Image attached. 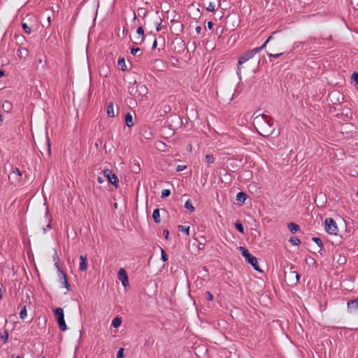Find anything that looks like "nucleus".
I'll use <instances>...</instances> for the list:
<instances>
[{
    "mask_svg": "<svg viewBox=\"0 0 358 358\" xmlns=\"http://www.w3.org/2000/svg\"><path fill=\"white\" fill-rule=\"evenodd\" d=\"M53 261L55 262V263L57 262H59V258L56 251L55 252V254L53 255Z\"/></svg>",
    "mask_w": 358,
    "mask_h": 358,
    "instance_id": "nucleus-44",
    "label": "nucleus"
},
{
    "mask_svg": "<svg viewBox=\"0 0 358 358\" xmlns=\"http://www.w3.org/2000/svg\"><path fill=\"white\" fill-rule=\"evenodd\" d=\"M55 319L58 323L59 328L61 331H64L67 329V326L64 320V310L62 308H57L54 310Z\"/></svg>",
    "mask_w": 358,
    "mask_h": 358,
    "instance_id": "nucleus-3",
    "label": "nucleus"
},
{
    "mask_svg": "<svg viewBox=\"0 0 358 358\" xmlns=\"http://www.w3.org/2000/svg\"><path fill=\"white\" fill-rule=\"evenodd\" d=\"M163 234H164V236L165 238L166 239H169V230L164 229L163 231Z\"/></svg>",
    "mask_w": 358,
    "mask_h": 358,
    "instance_id": "nucleus-45",
    "label": "nucleus"
},
{
    "mask_svg": "<svg viewBox=\"0 0 358 358\" xmlns=\"http://www.w3.org/2000/svg\"><path fill=\"white\" fill-rule=\"evenodd\" d=\"M5 75L3 71H0V78L3 77Z\"/></svg>",
    "mask_w": 358,
    "mask_h": 358,
    "instance_id": "nucleus-53",
    "label": "nucleus"
},
{
    "mask_svg": "<svg viewBox=\"0 0 358 358\" xmlns=\"http://www.w3.org/2000/svg\"><path fill=\"white\" fill-rule=\"evenodd\" d=\"M189 227H186L184 225H179L178 230L181 232L185 233L187 235L189 234Z\"/></svg>",
    "mask_w": 358,
    "mask_h": 358,
    "instance_id": "nucleus-25",
    "label": "nucleus"
},
{
    "mask_svg": "<svg viewBox=\"0 0 358 358\" xmlns=\"http://www.w3.org/2000/svg\"><path fill=\"white\" fill-rule=\"evenodd\" d=\"M46 227H47V228H48V229H51V227H51V224H50V223H49L48 224H47V226H46Z\"/></svg>",
    "mask_w": 358,
    "mask_h": 358,
    "instance_id": "nucleus-56",
    "label": "nucleus"
},
{
    "mask_svg": "<svg viewBox=\"0 0 358 358\" xmlns=\"http://www.w3.org/2000/svg\"><path fill=\"white\" fill-rule=\"evenodd\" d=\"M312 241L313 242H315L320 248V249L322 248L323 243H322V240L320 238H318V237H313L312 238Z\"/></svg>",
    "mask_w": 358,
    "mask_h": 358,
    "instance_id": "nucleus-29",
    "label": "nucleus"
},
{
    "mask_svg": "<svg viewBox=\"0 0 358 358\" xmlns=\"http://www.w3.org/2000/svg\"><path fill=\"white\" fill-rule=\"evenodd\" d=\"M277 34V31H274L272 33V34L268 36V38L266 39V41L260 46V47H257V48H255L253 50V52L255 53V55L258 52H259L261 50H262L263 49H264L267 44L275 41V35Z\"/></svg>",
    "mask_w": 358,
    "mask_h": 358,
    "instance_id": "nucleus-10",
    "label": "nucleus"
},
{
    "mask_svg": "<svg viewBox=\"0 0 358 358\" xmlns=\"http://www.w3.org/2000/svg\"><path fill=\"white\" fill-rule=\"evenodd\" d=\"M164 358H167V357H164Z\"/></svg>",
    "mask_w": 358,
    "mask_h": 358,
    "instance_id": "nucleus-64",
    "label": "nucleus"
},
{
    "mask_svg": "<svg viewBox=\"0 0 358 358\" xmlns=\"http://www.w3.org/2000/svg\"><path fill=\"white\" fill-rule=\"evenodd\" d=\"M15 38L16 39H20L21 41H24L25 40V37L22 35H17V36H15Z\"/></svg>",
    "mask_w": 358,
    "mask_h": 358,
    "instance_id": "nucleus-46",
    "label": "nucleus"
},
{
    "mask_svg": "<svg viewBox=\"0 0 358 358\" xmlns=\"http://www.w3.org/2000/svg\"><path fill=\"white\" fill-rule=\"evenodd\" d=\"M136 19V13H134V18H133V20H135Z\"/></svg>",
    "mask_w": 358,
    "mask_h": 358,
    "instance_id": "nucleus-57",
    "label": "nucleus"
},
{
    "mask_svg": "<svg viewBox=\"0 0 358 358\" xmlns=\"http://www.w3.org/2000/svg\"><path fill=\"white\" fill-rule=\"evenodd\" d=\"M107 115L110 117H114L115 116L113 102H110L107 106Z\"/></svg>",
    "mask_w": 358,
    "mask_h": 358,
    "instance_id": "nucleus-17",
    "label": "nucleus"
},
{
    "mask_svg": "<svg viewBox=\"0 0 358 358\" xmlns=\"http://www.w3.org/2000/svg\"><path fill=\"white\" fill-rule=\"evenodd\" d=\"M205 296H206V298L208 301H213V294L209 292V291H206L205 292Z\"/></svg>",
    "mask_w": 358,
    "mask_h": 358,
    "instance_id": "nucleus-38",
    "label": "nucleus"
},
{
    "mask_svg": "<svg viewBox=\"0 0 358 358\" xmlns=\"http://www.w3.org/2000/svg\"><path fill=\"white\" fill-rule=\"evenodd\" d=\"M136 87L139 89L142 93L146 92V87L144 85L138 84Z\"/></svg>",
    "mask_w": 358,
    "mask_h": 358,
    "instance_id": "nucleus-37",
    "label": "nucleus"
},
{
    "mask_svg": "<svg viewBox=\"0 0 358 358\" xmlns=\"http://www.w3.org/2000/svg\"><path fill=\"white\" fill-rule=\"evenodd\" d=\"M159 144L161 145H163V147L166 146V145L164 143H163L162 142H159Z\"/></svg>",
    "mask_w": 358,
    "mask_h": 358,
    "instance_id": "nucleus-55",
    "label": "nucleus"
},
{
    "mask_svg": "<svg viewBox=\"0 0 358 358\" xmlns=\"http://www.w3.org/2000/svg\"><path fill=\"white\" fill-rule=\"evenodd\" d=\"M238 249L241 252L243 257H245V261L250 264L255 271L262 272L258 264L257 259L254 255L250 254L247 248L240 246Z\"/></svg>",
    "mask_w": 358,
    "mask_h": 358,
    "instance_id": "nucleus-2",
    "label": "nucleus"
},
{
    "mask_svg": "<svg viewBox=\"0 0 358 358\" xmlns=\"http://www.w3.org/2000/svg\"><path fill=\"white\" fill-rule=\"evenodd\" d=\"M287 227L289 229V230L292 232V233H296L297 231H299L300 230V227L299 226L296 224V223H294V222H290L287 224Z\"/></svg>",
    "mask_w": 358,
    "mask_h": 358,
    "instance_id": "nucleus-16",
    "label": "nucleus"
},
{
    "mask_svg": "<svg viewBox=\"0 0 358 358\" xmlns=\"http://www.w3.org/2000/svg\"><path fill=\"white\" fill-rule=\"evenodd\" d=\"M136 33L138 36L136 38L138 41L135 42L136 44H141L145 41V34L144 30L142 27H138L136 30Z\"/></svg>",
    "mask_w": 358,
    "mask_h": 358,
    "instance_id": "nucleus-11",
    "label": "nucleus"
},
{
    "mask_svg": "<svg viewBox=\"0 0 358 358\" xmlns=\"http://www.w3.org/2000/svg\"><path fill=\"white\" fill-rule=\"evenodd\" d=\"M171 194V191L169 189H163L162 192V198H166Z\"/></svg>",
    "mask_w": 358,
    "mask_h": 358,
    "instance_id": "nucleus-35",
    "label": "nucleus"
},
{
    "mask_svg": "<svg viewBox=\"0 0 358 358\" xmlns=\"http://www.w3.org/2000/svg\"><path fill=\"white\" fill-rule=\"evenodd\" d=\"M47 142H48V152H49V153L50 154V151H51V150H50V140H49V139H48Z\"/></svg>",
    "mask_w": 358,
    "mask_h": 358,
    "instance_id": "nucleus-51",
    "label": "nucleus"
},
{
    "mask_svg": "<svg viewBox=\"0 0 358 358\" xmlns=\"http://www.w3.org/2000/svg\"><path fill=\"white\" fill-rule=\"evenodd\" d=\"M292 268H290V271L289 272L286 271L285 273V280H287L288 283L293 285H296L299 282V278H300V275L299 274L298 272H296L295 271H292Z\"/></svg>",
    "mask_w": 358,
    "mask_h": 358,
    "instance_id": "nucleus-5",
    "label": "nucleus"
},
{
    "mask_svg": "<svg viewBox=\"0 0 358 358\" xmlns=\"http://www.w3.org/2000/svg\"><path fill=\"white\" fill-rule=\"evenodd\" d=\"M2 298L1 289H0V299Z\"/></svg>",
    "mask_w": 358,
    "mask_h": 358,
    "instance_id": "nucleus-59",
    "label": "nucleus"
},
{
    "mask_svg": "<svg viewBox=\"0 0 358 358\" xmlns=\"http://www.w3.org/2000/svg\"><path fill=\"white\" fill-rule=\"evenodd\" d=\"M253 124L258 134L263 137L271 136L275 131L273 119L268 115L259 113L258 110L253 114Z\"/></svg>",
    "mask_w": 358,
    "mask_h": 358,
    "instance_id": "nucleus-1",
    "label": "nucleus"
},
{
    "mask_svg": "<svg viewBox=\"0 0 358 358\" xmlns=\"http://www.w3.org/2000/svg\"><path fill=\"white\" fill-rule=\"evenodd\" d=\"M217 1V0H214V1H205V3H206V8L208 11L209 12H213L215 10V7H216V2Z\"/></svg>",
    "mask_w": 358,
    "mask_h": 358,
    "instance_id": "nucleus-13",
    "label": "nucleus"
},
{
    "mask_svg": "<svg viewBox=\"0 0 358 358\" xmlns=\"http://www.w3.org/2000/svg\"><path fill=\"white\" fill-rule=\"evenodd\" d=\"M255 55V53L253 52V50L248 51L243 55H241L238 58V66H241L250 59L252 58ZM241 71V69L239 66L237 68V74L239 75Z\"/></svg>",
    "mask_w": 358,
    "mask_h": 358,
    "instance_id": "nucleus-6",
    "label": "nucleus"
},
{
    "mask_svg": "<svg viewBox=\"0 0 358 358\" xmlns=\"http://www.w3.org/2000/svg\"><path fill=\"white\" fill-rule=\"evenodd\" d=\"M17 55L20 58H26L28 56V50L25 48H19L17 51Z\"/></svg>",
    "mask_w": 358,
    "mask_h": 358,
    "instance_id": "nucleus-15",
    "label": "nucleus"
},
{
    "mask_svg": "<svg viewBox=\"0 0 358 358\" xmlns=\"http://www.w3.org/2000/svg\"><path fill=\"white\" fill-rule=\"evenodd\" d=\"M5 104H7V105H10V103L8 101H6L5 103L3 104V107L5 106Z\"/></svg>",
    "mask_w": 358,
    "mask_h": 358,
    "instance_id": "nucleus-54",
    "label": "nucleus"
},
{
    "mask_svg": "<svg viewBox=\"0 0 358 358\" xmlns=\"http://www.w3.org/2000/svg\"><path fill=\"white\" fill-rule=\"evenodd\" d=\"M122 320L119 317H115L112 321V326L115 328H117L121 325Z\"/></svg>",
    "mask_w": 358,
    "mask_h": 358,
    "instance_id": "nucleus-23",
    "label": "nucleus"
},
{
    "mask_svg": "<svg viewBox=\"0 0 358 358\" xmlns=\"http://www.w3.org/2000/svg\"><path fill=\"white\" fill-rule=\"evenodd\" d=\"M157 45V42L156 40L154 41L153 43H152V49L154 50L156 48Z\"/></svg>",
    "mask_w": 358,
    "mask_h": 358,
    "instance_id": "nucleus-50",
    "label": "nucleus"
},
{
    "mask_svg": "<svg viewBox=\"0 0 358 358\" xmlns=\"http://www.w3.org/2000/svg\"><path fill=\"white\" fill-rule=\"evenodd\" d=\"M59 282L64 285V287L68 290L69 291L70 290V284L69 283L68 280H67V275L66 274L64 273H62V275H59Z\"/></svg>",
    "mask_w": 358,
    "mask_h": 358,
    "instance_id": "nucleus-12",
    "label": "nucleus"
},
{
    "mask_svg": "<svg viewBox=\"0 0 358 358\" xmlns=\"http://www.w3.org/2000/svg\"><path fill=\"white\" fill-rule=\"evenodd\" d=\"M161 255L162 260L163 262H166L168 260V255L163 249H161Z\"/></svg>",
    "mask_w": 358,
    "mask_h": 358,
    "instance_id": "nucleus-36",
    "label": "nucleus"
},
{
    "mask_svg": "<svg viewBox=\"0 0 358 358\" xmlns=\"http://www.w3.org/2000/svg\"><path fill=\"white\" fill-rule=\"evenodd\" d=\"M236 229L241 233L244 234V227L243 225L240 222H236L235 224Z\"/></svg>",
    "mask_w": 358,
    "mask_h": 358,
    "instance_id": "nucleus-33",
    "label": "nucleus"
},
{
    "mask_svg": "<svg viewBox=\"0 0 358 358\" xmlns=\"http://www.w3.org/2000/svg\"><path fill=\"white\" fill-rule=\"evenodd\" d=\"M80 265H79V269L82 271H85L87 267V257L81 255L80 257Z\"/></svg>",
    "mask_w": 358,
    "mask_h": 358,
    "instance_id": "nucleus-14",
    "label": "nucleus"
},
{
    "mask_svg": "<svg viewBox=\"0 0 358 358\" xmlns=\"http://www.w3.org/2000/svg\"><path fill=\"white\" fill-rule=\"evenodd\" d=\"M97 181L99 182V183H102L103 182V179L101 177L99 176L97 178Z\"/></svg>",
    "mask_w": 358,
    "mask_h": 358,
    "instance_id": "nucleus-52",
    "label": "nucleus"
},
{
    "mask_svg": "<svg viewBox=\"0 0 358 358\" xmlns=\"http://www.w3.org/2000/svg\"><path fill=\"white\" fill-rule=\"evenodd\" d=\"M117 64H118L119 66L120 67L121 70H122V71H127V66H126V63H125V60H124V58H120L118 59Z\"/></svg>",
    "mask_w": 358,
    "mask_h": 358,
    "instance_id": "nucleus-24",
    "label": "nucleus"
},
{
    "mask_svg": "<svg viewBox=\"0 0 358 358\" xmlns=\"http://www.w3.org/2000/svg\"><path fill=\"white\" fill-rule=\"evenodd\" d=\"M124 357V349L120 348L117 353V358H122Z\"/></svg>",
    "mask_w": 358,
    "mask_h": 358,
    "instance_id": "nucleus-41",
    "label": "nucleus"
},
{
    "mask_svg": "<svg viewBox=\"0 0 358 358\" xmlns=\"http://www.w3.org/2000/svg\"><path fill=\"white\" fill-rule=\"evenodd\" d=\"M138 13L140 17L142 16L143 17H145L148 15V11L143 8H139L138 9Z\"/></svg>",
    "mask_w": 358,
    "mask_h": 358,
    "instance_id": "nucleus-32",
    "label": "nucleus"
},
{
    "mask_svg": "<svg viewBox=\"0 0 358 358\" xmlns=\"http://www.w3.org/2000/svg\"><path fill=\"white\" fill-rule=\"evenodd\" d=\"M213 22L209 21V22H208V28L209 29H213Z\"/></svg>",
    "mask_w": 358,
    "mask_h": 358,
    "instance_id": "nucleus-48",
    "label": "nucleus"
},
{
    "mask_svg": "<svg viewBox=\"0 0 358 358\" xmlns=\"http://www.w3.org/2000/svg\"><path fill=\"white\" fill-rule=\"evenodd\" d=\"M125 123L129 127H131L134 125L133 116L130 113H127L125 115Z\"/></svg>",
    "mask_w": 358,
    "mask_h": 358,
    "instance_id": "nucleus-18",
    "label": "nucleus"
},
{
    "mask_svg": "<svg viewBox=\"0 0 358 358\" xmlns=\"http://www.w3.org/2000/svg\"><path fill=\"white\" fill-rule=\"evenodd\" d=\"M236 201L241 202V203H244L247 199V195L245 193H244L243 192H240L236 194Z\"/></svg>",
    "mask_w": 358,
    "mask_h": 358,
    "instance_id": "nucleus-21",
    "label": "nucleus"
},
{
    "mask_svg": "<svg viewBox=\"0 0 358 358\" xmlns=\"http://www.w3.org/2000/svg\"><path fill=\"white\" fill-rule=\"evenodd\" d=\"M131 170H132V172L134 173H138L140 172L141 171V166H140V164L138 163H134L132 166H131Z\"/></svg>",
    "mask_w": 358,
    "mask_h": 358,
    "instance_id": "nucleus-28",
    "label": "nucleus"
},
{
    "mask_svg": "<svg viewBox=\"0 0 358 358\" xmlns=\"http://www.w3.org/2000/svg\"><path fill=\"white\" fill-rule=\"evenodd\" d=\"M117 278L121 281L122 285L124 287H127L129 285L128 276L125 270L121 268L117 273Z\"/></svg>",
    "mask_w": 358,
    "mask_h": 358,
    "instance_id": "nucleus-8",
    "label": "nucleus"
},
{
    "mask_svg": "<svg viewBox=\"0 0 358 358\" xmlns=\"http://www.w3.org/2000/svg\"><path fill=\"white\" fill-rule=\"evenodd\" d=\"M103 175L104 177L106 178L111 184H113L115 187H117V177L112 172L111 170L105 169L103 171Z\"/></svg>",
    "mask_w": 358,
    "mask_h": 358,
    "instance_id": "nucleus-7",
    "label": "nucleus"
},
{
    "mask_svg": "<svg viewBox=\"0 0 358 358\" xmlns=\"http://www.w3.org/2000/svg\"><path fill=\"white\" fill-rule=\"evenodd\" d=\"M161 29H162V23H161V22H159V23H158V24H157V25L156 30H157V31H159L161 30Z\"/></svg>",
    "mask_w": 358,
    "mask_h": 358,
    "instance_id": "nucleus-49",
    "label": "nucleus"
},
{
    "mask_svg": "<svg viewBox=\"0 0 358 358\" xmlns=\"http://www.w3.org/2000/svg\"><path fill=\"white\" fill-rule=\"evenodd\" d=\"M15 358H20V356H17Z\"/></svg>",
    "mask_w": 358,
    "mask_h": 358,
    "instance_id": "nucleus-62",
    "label": "nucleus"
},
{
    "mask_svg": "<svg viewBox=\"0 0 358 358\" xmlns=\"http://www.w3.org/2000/svg\"><path fill=\"white\" fill-rule=\"evenodd\" d=\"M27 307L26 306H24L21 310H20V317L22 319V320H24L25 319V317H27Z\"/></svg>",
    "mask_w": 358,
    "mask_h": 358,
    "instance_id": "nucleus-27",
    "label": "nucleus"
},
{
    "mask_svg": "<svg viewBox=\"0 0 358 358\" xmlns=\"http://www.w3.org/2000/svg\"><path fill=\"white\" fill-rule=\"evenodd\" d=\"M289 242L294 245H299L301 244V241L297 237H290Z\"/></svg>",
    "mask_w": 358,
    "mask_h": 358,
    "instance_id": "nucleus-26",
    "label": "nucleus"
},
{
    "mask_svg": "<svg viewBox=\"0 0 358 358\" xmlns=\"http://www.w3.org/2000/svg\"><path fill=\"white\" fill-rule=\"evenodd\" d=\"M22 27L24 30V31L27 34H30L31 32V29L27 25V23H22Z\"/></svg>",
    "mask_w": 358,
    "mask_h": 358,
    "instance_id": "nucleus-30",
    "label": "nucleus"
},
{
    "mask_svg": "<svg viewBox=\"0 0 358 358\" xmlns=\"http://www.w3.org/2000/svg\"><path fill=\"white\" fill-rule=\"evenodd\" d=\"M186 169V166H183V165H178L176 168V171H183L184 169Z\"/></svg>",
    "mask_w": 358,
    "mask_h": 358,
    "instance_id": "nucleus-43",
    "label": "nucleus"
},
{
    "mask_svg": "<svg viewBox=\"0 0 358 358\" xmlns=\"http://www.w3.org/2000/svg\"><path fill=\"white\" fill-rule=\"evenodd\" d=\"M117 204L115 203V207L117 208Z\"/></svg>",
    "mask_w": 358,
    "mask_h": 358,
    "instance_id": "nucleus-61",
    "label": "nucleus"
},
{
    "mask_svg": "<svg viewBox=\"0 0 358 358\" xmlns=\"http://www.w3.org/2000/svg\"><path fill=\"white\" fill-rule=\"evenodd\" d=\"M48 22H49V24H50V21H51V18H50V17H48Z\"/></svg>",
    "mask_w": 358,
    "mask_h": 358,
    "instance_id": "nucleus-58",
    "label": "nucleus"
},
{
    "mask_svg": "<svg viewBox=\"0 0 358 358\" xmlns=\"http://www.w3.org/2000/svg\"><path fill=\"white\" fill-rule=\"evenodd\" d=\"M55 268L57 270L59 275H62V273H64V272L61 269V268H60V266L59 265V262H57L55 263Z\"/></svg>",
    "mask_w": 358,
    "mask_h": 358,
    "instance_id": "nucleus-39",
    "label": "nucleus"
},
{
    "mask_svg": "<svg viewBox=\"0 0 358 358\" xmlns=\"http://www.w3.org/2000/svg\"><path fill=\"white\" fill-rule=\"evenodd\" d=\"M10 176L12 177H15V180L17 181H20V177L22 176V173L18 168H15L13 171L10 173Z\"/></svg>",
    "mask_w": 358,
    "mask_h": 358,
    "instance_id": "nucleus-19",
    "label": "nucleus"
},
{
    "mask_svg": "<svg viewBox=\"0 0 358 358\" xmlns=\"http://www.w3.org/2000/svg\"><path fill=\"white\" fill-rule=\"evenodd\" d=\"M324 225L326 231L329 234L336 235L338 234L337 224L333 218H327L324 221Z\"/></svg>",
    "mask_w": 358,
    "mask_h": 358,
    "instance_id": "nucleus-4",
    "label": "nucleus"
},
{
    "mask_svg": "<svg viewBox=\"0 0 358 358\" xmlns=\"http://www.w3.org/2000/svg\"><path fill=\"white\" fill-rule=\"evenodd\" d=\"M184 207L191 212H193L195 210V208L193 206L190 199H188L187 201H185Z\"/></svg>",
    "mask_w": 358,
    "mask_h": 358,
    "instance_id": "nucleus-22",
    "label": "nucleus"
},
{
    "mask_svg": "<svg viewBox=\"0 0 358 358\" xmlns=\"http://www.w3.org/2000/svg\"><path fill=\"white\" fill-rule=\"evenodd\" d=\"M348 310L351 314L358 313V298L350 300L347 303Z\"/></svg>",
    "mask_w": 358,
    "mask_h": 358,
    "instance_id": "nucleus-9",
    "label": "nucleus"
},
{
    "mask_svg": "<svg viewBox=\"0 0 358 358\" xmlns=\"http://www.w3.org/2000/svg\"><path fill=\"white\" fill-rule=\"evenodd\" d=\"M282 55H283L282 52L277 53V54L267 53V55L268 57H274V58H278Z\"/></svg>",
    "mask_w": 358,
    "mask_h": 358,
    "instance_id": "nucleus-40",
    "label": "nucleus"
},
{
    "mask_svg": "<svg viewBox=\"0 0 358 358\" xmlns=\"http://www.w3.org/2000/svg\"><path fill=\"white\" fill-rule=\"evenodd\" d=\"M9 334L7 330H5L3 334L1 336V338L3 341L4 343H7L8 341Z\"/></svg>",
    "mask_w": 358,
    "mask_h": 358,
    "instance_id": "nucleus-31",
    "label": "nucleus"
},
{
    "mask_svg": "<svg viewBox=\"0 0 358 358\" xmlns=\"http://www.w3.org/2000/svg\"><path fill=\"white\" fill-rule=\"evenodd\" d=\"M205 159L208 164H213L215 161V158L212 155H206Z\"/></svg>",
    "mask_w": 358,
    "mask_h": 358,
    "instance_id": "nucleus-34",
    "label": "nucleus"
},
{
    "mask_svg": "<svg viewBox=\"0 0 358 358\" xmlns=\"http://www.w3.org/2000/svg\"><path fill=\"white\" fill-rule=\"evenodd\" d=\"M141 51V49L138 48H131V54L133 55H136L137 54L138 52Z\"/></svg>",
    "mask_w": 358,
    "mask_h": 358,
    "instance_id": "nucleus-42",
    "label": "nucleus"
},
{
    "mask_svg": "<svg viewBox=\"0 0 358 358\" xmlns=\"http://www.w3.org/2000/svg\"><path fill=\"white\" fill-rule=\"evenodd\" d=\"M357 196H358V192H357Z\"/></svg>",
    "mask_w": 358,
    "mask_h": 358,
    "instance_id": "nucleus-63",
    "label": "nucleus"
},
{
    "mask_svg": "<svg viewBox=\"0 0 358 358\" xmlns=\"http://www.w3.org/2000/svg\"><path fill=\"white\" fill-rule=\"evenodd\" d=\"M152 218L156 223H157V224L160 223L161 220H160V213H159V208H156L155 210H154L153 213H152Z\"/></svg>",
    "mask_w": 358,
    "mask_h": 358,
    "instance_id": "nucleus-20",
    "label": "nucleus"
},
{
    "mask_svg": "<svg viewBox=\"0 0 358 358\" xmlns=\"http://www.w3.org/2000/svg\"><path fill=\"white\" fill-rule=\"evenodd\" d=\"M201 31H202V28L200 26H198L196 27V34H201Z\"/></svg>",
    "mask_w": 358,
    "mask_h": 358,
    "instance_id": "nucleus-47",
    "label": "nucleus"
},
{
    "mask_svg": "<svg viewBox=\"0 0 358 358\" xmlns=\"http://www.w3.org/2000/svg\"><path fill=\"white\" fill-rule=\"evenodd\" d=\"M1 117H2V116H1V115L0 114V122L2 121Z\"/></svg>",
    "mask_w": 358,
    "mask_h": 358,
    "instance_id": "nucleus-60",
    "label": "nucleus"
}]
</instances>
